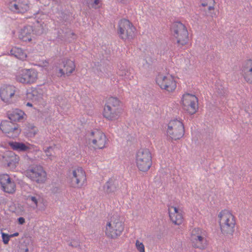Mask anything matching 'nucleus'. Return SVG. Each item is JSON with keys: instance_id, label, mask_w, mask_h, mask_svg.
I'll return each mask as SVG.
<instances>
[{"instance_id": "obj_1", "label": "nucleus", "mask_w": 252, "mask_h": 252, "mask_svg": "<svg viewBox=\"0 0 252 252\" xmlns=\"http://www.w3.org/2000/svg\"><path fill=\"white\" fill-rule=\"evenodd\" d=\"M124 229L123 218L118 215H114L106 222L105 234L108 238L115 239L122 235Z\"/></svg>"}, {"instance_id": "obj_2", "label": "nucleus", "mask_w": 252, "mask_h": 252, "mask_svg": "<svg viewBox=\"0 0 252 252\" xmlns=\"http://www.w3.org/2000/svg\"><path fill=\"white\" fill-rule=\"evenodd\" d=\"M218 218L221 233L226 236H232L236 225L235 216L229 210H221L218 214Z\"/></svg>"}, {"instance_id": "obj_3", "label": "nucleus", "mask_w": 252, "mask_h": 252, "mask_svg": "<svg viewBox=\"0 0 252 252\" xmlns=\"http://www.w3.org/2000/svg\"><path fill=\"white\" fill-rule=\"evenodd\" d=\"M135 160L136 166L139 171L147 172L153 163L151 151L147 148L139 149L136 154Z\"/></svg>"}, {"instance_id": "obj_4", "label": "nucleus", "mask_w": 252, "mask_h": 252, "mask_svg": "<svg viewBox=\"0 0 252 252\" xmlns=\"http://www.w3.org/2000/svg\"><path fill=\"white\" fill-rule=\"evenodd\" d=\"M185 126L181 119L171 120L167 125L166 136L171 140L181 139L185 134Z\"/></svg>"}, {"instance_id": "obj_5", "label": "nucleus", "mask_w": 252, "mask_h": 252, "mask_svg": "<svg viewBox=\"0 0 252 252\" xmlns=\"http://www.w3.org/2000/svg\"><path fill=\"white\" fill-rule=\"evenodd\" d=\"M108 143V139L101 130H94L87 136V143L94 150L103 149L107 147Z\"/></svg>"}, {"instance_id": "obj_6", "label": "nucleus", "mask_w": 252, "mask_h": 252, "mask_svg": "<svg viewBox=\"0 0 252 252\" xmlns=\"http://www.w3.org/2000/svg\"><path fill=\"white\" fill-rule=\"evenodd\" d=\"M136 28L128 19L123 18L118 23L117 33L119 37L126 41L131 40L135 37Z\"/></svg>"}, {"instance_id": "obj_7", "label": "nucleus", "mask_w": 252, "mask_h": 252, "mask_svg": "<svg viewBox=\"0 0 252 252\" xmlns=\"http://www.w3.org/2000/svg\"><path fill=\"white\" fill-rule=\"evenodd\" d=\"M171 32L179 47L186 45L189 40V33L186 26L180 22L172 24Z\"/></svg>"}, {"instance_id": "obj_8", "label": "nucleus", "mask_w": 252, "mask_h": 252, "mask_svg": "<svg viewBox=\"0 0 252 252\" xmlns=\"http://www.w3.org/2000/svg\"><path fill=\"white\" fill-rule=\"evenodd\" d=\"M26 176L31 181L38 184H42L46 182L47 173L43 167L39 165L30 166L25 171Z\"/></svg>"}, {"instance_id": "obj_9", "label": "nucleus", "mask_w": 252, "mask_h": 252, "mask_svg": "<svg viewBox=\"0 0 252 252\" xmlns=\"http://www.w3.org/2000/svg\"><path fill=\"white\" fill-rule=\"evenodd\" d=\"M38 78V72L33 68L19 69L15 75L16 80L24 84H34L36 82Z\"/></svg>"}, {"instance_id": "obj_10", "label": "nucleus", "mask_w": 252, "mask_h": 252, "mask_svg": "<svg viewBox=\"0 0 252 252\" xmlns=\"http://www.w3.org/2000/svg\"><path fill=\"white\" fill-rule=\"evenodd\" d=\"M156 82L161 89L168 92H173L177 88L175 77L169 73L158 74L156 77Z\"/></svg>"}, {"instance_id": "obj_11", "label": "nucleus", "mask_w": 252, "mask_h": 252, "mask_svg": "<svg viewBox=\"0 0 252 252\" xmlns=\"http://www.w3.org/2000/svg\"><path fill=\"white\" fill-rule=\"evenodd\" d=\"M181 105L185 112L190 115H193L198 109V98L194 94H185L181 98Z\"/></svg>"}, {"instance_id": "obj_12", "label": "nucleus", "mask_w": 252, "mask_h": 252, "mask_svg": "<svg viewBox=\"0 0 252 252\" xmlns=\"http://www.w3.org/2000/svg\"><path fill=\"white\" fill-rule=\"evenodd\" d=\"M207 232L199 227H195L191 232L190 241L194 248L204 249L207 246Z\"/></svg>"}, {"instance_id": "obj_13", "label": "nucleus", "mask_w": 252, "mask_h": 252, "mask_svg": "<svg viewBox=\"0 0 252 252\" xmlns=\"http://www.w3.org/2000/svg\"><path fill=\"white\" fill-rule=\"evenodd\" d=\"M70 185L74 188H81L87 181L85 170L80 167L73 169L69 175Z\"/></svg>"}, {"instance_id": "obj_14", "label": "nucleus", "mask_w": 252, "mask_h": 252, "mask_svg": "<svg viewBox=\"0 0 252 252\" xmlns=\"http://www.w3.org/2000/svg\"><path fill=\"white\" fill-rule=\"evenodd\" d=\"M76 69V64L73 60L64 59L56 68V74L59 77L70 76Z\"/></svg>"}, {"instance_id": "obj_15", "label": "nucleus", "mask_w": 252, "mask_h": 252, "mask_svg": "<svg viewBox=\"0 0 252 252\" xmlns=\"http://www.w3.org/2000/svg\"><path fill=\"white\" fill-rule=\"evenodd\" d=\"M0 129L7 137L11 138L17 137L21 132L19 125L7 120L1 122Z\"/></svg>"}, {"instance_id": "obj_16", "label": "nucleus", "mask_w": 252, "mask_h": 252, "mask_svg": "<svg viewBox=\"0 0 252 252\" xmlns=\"http://www.w3.org/2000/svg\"><path fill=\"white\" fill-rule=\"evenodd\" d=\"M0 184L2 190L8 194H13L16 190L15 181L7 174L0 175Z\"/></svg>"}, {"instance_id": "obj_17", "label": "nucleus", "mask_w": 252, "mask_h": 252, "mask_svg": "<svg viewBox=\"0 0 252 252\" xmlns=\"http://www.w3.org/2000/svg\"><path fill=\"white\" fill-rule=\"evenodd\" d=\"M9 9L15 13H24L30 9L28 0H14L9 2Z\"/></svg>"}, {"instance_id": "obj_18", "label": "nucleus", "mask_w": 252, "mask_h": 252, "mask_svg": "<svg viewBox=\"0 0 252 252\" xmlns=\"http://www.w3.org/2000/svg\"><path fill=\"white\" fill-rule=\"evenodd\" d=\"M45 91L43 89L39 87H32L27 92V97L36 104L44 102Z\"/></svg>"}, {"instance_id": "obj_19", "label": "nucleus", "mask_w": 252, "mask_h": 252, "mask_svg": "<svg viewBox=\"0 0 252 252\" xmlns=\"http://www.w3.org/2000/svg\"><path fill=\"white\" fill-rule=\"evenodd\" d=\"M200 5L206 17L213 18L216 15L215 0H200Z\"/></svg>"}, {"instance_id": "obj_20", "label": "nucleus", "mask_w": 252, "mask_h": 252, "mask_svg": "<svg viewBox=\"0 0 252 252\" xmlns=\"http://www.w3.org/2000/svg\"><path fill=\"white\" fill-rule=\"evenodd\" d=\"M168 212L170 220L175 225H180L184 221V217L182 211L179 208L169 206L168 208Z\"/></svg>"}, {"instance_id": "obj_21", "label": "nucleus", "mask_w": 252, "mask_h": 252, "mask_svg": "<svg viewBox=\"0 0 252 252\" xmlns=\"http://www.w3.org/2000/svg\"><path fill=\"white\" fill-rule=\"evenodd\" d=\"M241 74L244 81L252 85V59H248L243 63Z\"/></svg>"}, {"instance_id": "obj_22", "label": "nucleus", "mask_w": 252, "mask_h": 252, "mask_svg": "<svg viewBox=\"0 0 252 252\" xmlns=\"http://www.w3.org/2000/svg\"><path fill=\"white\" fill-rule=\"evenodd\" d=\"M16 92V88L12 85H4L0 88V96L6 103H10Z\"/></svg>"}, {"instance_id": "obj_23", "label": "nucleus", "mask_w": 252, "mask_h": 252, "mask_svg": "<svg viewBox=\"0 0 252 252\" xmlns=\"http://www.w3.org/2000/svg\"><path fill=\"white\" fill-rule=\"evenodd\" d=\"M122 113L121 109H115L110 107H104L103 116L109 121H114L118 120Z\"/></svg>"}, {"instance_id": "obj_24", "label": "nucleus", "mask_w": 252, "mask_h": 252, "mask_svg": "<svg viewBox=\"0 0 252 252\" xmlns=\"http://www.w3.org/2000/svg\"><path fill=\"white\" fill-rule=\"evenodd\" d=\"M8 145L13 150L18 152H29L34 147L28 142L23 143L16 141L9 142Z\"/></svg>"}, {"instance_id": "obj_25", "label": "nucleus", "mask_w": 252, "mask_h": 252, "mask_svg": "<svg viewBox=\"0 0 252 252\" xmlns=\"http://www.w3.org/2000/svg\"><path fill=\"white\" fill-rule=\"evenodd\" d=\"M117 74L124 79L130 80L132 77L130 67L125 62L120 63L118 65Z\"/></svg>"}, {"instance_id": "obj_26", "label": "nucleus", "mask_w": 252, "mask_h": 252, "mask_svg": "<svg viewBox=\"0 0 252 252\" xmlns=\"http://www.w3.org/2000/svg\"><path fill=\"white\" fill-rule=\"evenodd\" d=\"M8 118L14 122H20L21 121L26 119V115L22 110L15 109L7 112Z\"/></svg>"}, {"instance_id": "obj_27", "label": "nucleus", "mask_w": 252, "mask_h": 252, "mask_svg": "<svg viewBox=\"0 0 252 252\" xmlns=\"http://www.w3.org/2000/svg\"><path fill=\"white\" fill-rule=\"evenodd\" d=\"M33 35V30L31 26L24 27L20 32L19 38L23 41L30 42Z\"/></svg>"}, {"instance_id": "obj_28", "label": "nucleus", "mask_w": 252, "mask_h": 252, "mask_svg": "<svg viewBox=\"0 0 252 252\" xmlns=\"http://www.w3.org/2000/svg\"><path fill=\"white\" fill-rule=\"evenodd\" d=\"M27 200L30 203L33 208H37L39 205L42 204L43 198L41 193H35L32 195H28Z\"/></svg>"}, {"instance_id": "obj_29", "label": "nucleus", "mask_w": 252, "mask_h": 252, "mask_svg": "<svg viewBox=\"0 0 252 252\" xmlns=\"http://www.w3.org/2000/svg\"><path fill=\"white\" fill-rule=\"evenodd\" d=\"M7 166L10 170H14L16 167L19 161V157L14 153H10L4 157Z\"/></svg>"}, {"instance_id": "obj_30", "label": "nucleus", "mask_w": 252, "mask_h": 252, "mask_svg": "<svg viewBox=\"0 0 252 252\" xmlns=\"http://www.w3.org/2000/svg\"><path fill=\"white\" fill-rule=\"evenodd\" d=\"M10 55L22 61H25L27 58L25 51L21 48L13 47L10 51Z\"/></svg>"}, {"instance_id": "obj_31", "label": "nucleus", "mask_w": 252, "mask_h": 252, "mask_svg": "<svg viewBox=\"0 0 252 252\" xmlns=\"http://www.w3.org/2000/svg\"><path fill=\"white\" fill-rule=\"evenodd\" d=\"M120 101L117 97H110L106 100L104 106L115 109H121L120 108Z\"/></svg>"}, {"instance_id": "obj_32", "label": "nucleus", "mask_w": 252, "mask_h": 252, "mask_svg": "<svg viewBox=\"0 0 252 252\" xmlns=\"http://www.w3.org/2000/svg\"><path fill=\"white\" fill-rule=\"evenodd\" d=\"M117 188V183L115 180L110 179L104 186V190L107 193L115 191Z\"/></svg>"}, {"instance_id": "obj_33", "label": "nucleus", "mask_w": 252, "mask_h": 252, "mask_svg": "<svg viewBox=\"0 0 252 252\" xmlns=\"http://www.w3.org/2000/svg\"><path fill=\"white\" fill-rule=\"evenodd\" d=\"M57 148L55 146H50L44 150V153L48 158L53 160L56 158V151Z\"/></svg>"}, {"instance_id": "obj_34", "label": "nucleus", "mask_w": 252, "mask_h": 252, "mask_svg": "<svg viewBox=\"0 0 252 252\" xmlns=\"http://www.w3.org/2000/svg\"><path fill=\"white\" fill-rule=\"evenodd\" d=\"M26 135L28 137H34L38 132V129L34 126L29 124L26 128Z\"/></svg>"}, {"instance_id": "obj_35", "label": "nucleus", "mask_w": 252, "mask_h": 252, "mask_svg": "<svg viewBox=\"0 0 252 252\" xmlns=\"http://www.w3.org/2000/svg\"><path fill=\"white\" fill-rule=\"evenodd\" d=\"M0 234L1 235L2 242L5 245L8 244L10 238L17 237L19 235V233L18 232H16L11 234H8L7 233L1 231Z\"/></svg>"}, {"instance_id": "obj_36", "label": "nucleus", "mask_w": 252, "mask_h": 252, "mask_svg": "<svg viewBox=\"0 0 252 252\" xmlns=\"http://www.w3.org/2000/svg\"><path fill=\"white\" fill-rule=\"evenodd\" d=\"M88 3L92 8L95 9L99 8L102 4L101 0H88Z\"/></svg>"}, {"instance_id": "obj_37", "label": "nucleus", "mask_w": 252, "mask_h": 252, "mask_svg": "<svg viewBox=\"0 0 252 252\" xmlns=\"http://www.w3.org/2000/svg\"><path fill=\"white\" fill-rule=\"evenodd\" d=\"M68 245L72 248L81 249L80 241L78 239H72L69 241Z\"/></svg>"}, {"instance_id": "obj_38", "label": "nucleus", "mask_w": 252, "mask_h": 252, "mask_svg": "<svg viewBox=\"0 0 252 252\" xmlns=\"http://www.w3.org/2000/svg\"><path fill=\"white\" fill-rule=\"evenodd\" d=\"M135 248L138 252H145V246L143 242L139 240L135 241Z\"/></svg>"}, {"instance_id": "obj_39", "label": "nucleus", "mask_w": 252, "mask_h": 252, "mask_svg": "<svg viewBox=\"0 0 252 252\" xmlns=\"http://www.w3.org/2000/svg\"><path fill=\"white\" fill-rule=\"evenodd\" d=\"M49 65V63L46 60H44L42 61L40 64L39 66H43V67H46Z\"/></svg>"}, {"instance_id": "obj_40", "label": "nucleus", "mask_w": 252, "mask_h": 252, "mask_svg": "<svg viewBox=\"0 0 252 252\" xmlns=\"http://www.w3.org/2000/svg\"><path fill=\"white\" fill-rule=\"evenodd\" d=\"M117 1L122 4H128L129 3L131 0H117Z\"/></svg>"}, {"instance_id": "obj_41", "label": "nucleus", "mask_w": 252, "mask_h": 252, "mask_svg": "<svg viewBox=\"0 0 252 252\" xmlns=\"http://www.w3.org/2000/svg\"><path fill=\"white\" fill-rule=\"evenodd\" d=\"M19 224H23L25 223V220L23 217H20L18 219Z\"/></svg>"}, {"instance_id": "obj_42", "label": "nucleus", "mask_w": 252, "mask_h": 252, "mask_svg": "<svg viewBox=\"0 0 252 252\" xmlns=\"http://www.w3.org/2000/svg\"><path fill=\"white\" fill-rule=\"evenodd\" d=\"M27 106H32V103H30V102H28L27 103Z\"/></svg>"}]
</instances>
